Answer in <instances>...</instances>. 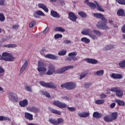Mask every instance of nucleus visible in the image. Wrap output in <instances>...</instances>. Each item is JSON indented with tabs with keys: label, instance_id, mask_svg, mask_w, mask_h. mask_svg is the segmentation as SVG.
I'll return each mask as SVG.
<instances>
[{
	"label": "nucleus",
	"instance_id": "nucleus-46",
	"mask_svg": "<svg viewBox=\"0 0 125 125\" xmlns=\"http://www.w3.org/2000/svg\"><path fill=\"white\" fill-rule=\"evenodd\" d=\"M57 121V123H58V125L59 124H63V123L64 122V121L63 120V119H62V118L58 119Z\"/></svg>",
	"mask_w": 125,
	"mask_h": 125
},
{
	"label": "nucleus",
	"instance_id": "nucleus-56",
	"mask_svg": "<svg viewBox=\"0 0 125 125\" xmlns=\"http://www.w3.org/2000/svg\"><path fill=\"white\" fill-rule=\"evenodd\" d=\"M64 43H71V41L70 40H65L63 41Z\"/></svg>",
	"mask_w": 125,
	"mask_h": 125
},
{
	"label": "nucleus",
	"instance_id": "nucleus-10",
	"mask_svg": "<svg viewBox=\"0 0 125 125\" xmlns=\"http://www.w3.org/2000/svg\"><path fill=\"white\" fill-rule=\"evenodd\" d=\"M8 97L13 102H18V97L17 94L13 92H9L8 93Z\"/></svg>",
	"mask_w": 125,
	"mask_h": 125
},
{
	"label": "nucleus",
	"instance_id": "nucleus-40",
	"mask_svg": "<svg viewBox=\"0 0 125 125\" xmlns=\"http://www.w3.org/2000/svg\"><path fill=\"white\" fill-rule=\"evenodd\" d=\"M116 1L118 2L120 4L125 5V0H116Z\"/></svg>",
	"mask_w": 125,
	"mask_h": 125
},
{
	"label": "nucleus",
	"instance_id": "nucleus-23",
	"mask_svg": "<svg viewBox=\"0 0 125 125\" xmlns=\"http://www.w3.org/2000/svg\"><path fill=\"white\" fill-rule=\"evenodd\" d=\"M118 118V112H113L111 114V119L112 121H114Z\"/></svg>",
	"mask_w": 125,
	"mask_h": 125
},
{
	"label": "nucleus",
	"instance_id": "nucleus-3",
	"mask_svg": "<svg viewBox=\"0 0 125 125\" xmlns=\"http://www.w3.org/2000/svg\"><path fill=\"white\" fill-rule=\"evenodd\" d=\"M15 58L11 53L6 52H3L2 55H0V60H4V61H14Z\"/></svg>",
	"mask_w": 125,
	"mask_h": 125
},
{
	"label": "nucleus",
	"instance_id": "nucleus-55",
	"mask_svg": "<svg viewBox=\"0 0 125 125\" xmlns=\"http://www.w3.org/2000/svg\"><path fill=\"white\" fill-rule=\"evenodd\" d=\"M86 74H83L80 75V80H82V79H83L85 76H86Z\"/></svg>",
	"mask_w": 125,
	"mask_h": 125
},
{
	"label": "nucleus",
	"instance_id": "nucleus-9",
	"mask_svg": "<svg viewBox=\"0 0 125 125\" xmlns=\"http://www.w3.org/2000/svg\"><path fill=\"white\" fill-rule=\"evenodd\" d=\"M40 84H41L42 86H44L45 87H47L48 88H55L57 86L52 82L46 83L45 82L41 81L40 82Z\"/></svg>",
	"mask_w": 125,
	"mask_h": 125
},
{
	"label": "nucleus",
	"instance_id": "nucleus-14",
	"mask_svg": "<svg viewBox=\"0 0 125 125\" xmlns=\"http://www.w3.org/2000/svg\"><path fill=\"white\" fill-rule=\"evenodd\" d=\"M39 16H45V15L42 11L38 10L34 13V16L35 18H39Z\"/></svg>",
	"mask_w": 125,
	"mask_h": 125
},
{
	"label": "nucleus",
	"instance_id": "nucleus-48",
	"mask_svg": "<svg viewBox=\"0 0 125 125\" xmlns=\"http://www.w3.org/2000/svg\"><path fill=\"white\" fill-rule=\"evenodd\" d=\"M34 107H27L26 109L28 111H30V112H34Z\"/></svg>",
	"mask_w": 125,
	"mask_h": 125
},
{
	"label": "nucleus",
	"instance_id": "nucleus-62",
	"mask_svg": "<svg viewBox=\"0 0 125 125\" xmlns=\"http://www.w3.org/2000/svg\"><path fill=\"white\" fill-rule=\"evenodd\" d=\"M4 3V0H0V5H2Z\"/></svg>",
	"mask_w": 125,
	"mask_h": 125
},
{
	"label": "nucleus",
	"instance_id": "nucleus-2",
	"mask_svg": "<svg viewBox=\"0 0 125 125\" xmlns=\"http://www.w3.org/2000/svg\"><path fill=\"white\" fill-rule=\"evenodd\" d=\"M94 16L97 18L102 19V21L101 22H98L97 24V27H98V28H100L101 29H103V30H108V29H109V27H108L106 24L107 19L104 17L103 15L100 13H94Z\"/></svg>",
	"mask_w": 125,
	"mask_h": 125
},
{
	"label": "nucleus",
	"instance_id": "nucleus-36",
	"mask_svg": "<svg viewBox=\"0 0 125 125\" xmlns=\"http://www.w3.org/2000/svg\"><path fill=\"white\" fill-rule=\"evenodd\" d=\"M66 53H67V51L62 50L58 53V55H60V56H63V55H65Z\"/></svg>",
	"mask_w": 125,
	"mask_h": 125
},
{
	"label": "nucleus",
	"instance_id": "nucleus-19",
	"mask_svg": "<svg viewBox=\"0 0 125 125\" xmlns=\"http://www.w3.org/2000/svg\"><path fill=\"white\" fill-rule=\"evenodd\" d=\"M25 119H27V120H29V121H33V115L28 113L25 112Z\"/></svg>",
	"mask_w": 125,
	"mask_h": 125
},
{
	"label": "nucleus",
	"instance_id": "nucleus-25",
	"mask_svg": "<svg viewBox=\"0 0 125 125\" xmlns=\"http://www.w3.org/2000/svg\"><path fill=\"white\" fill-rule=\"evenodd\" d=\"M45 57L49 59H57L58 58L57 56L51 54H47L45 56Z\"/></svg>",
	"mask_w": 125,
	"mask_h": 125
},
{
	"label": "nucleus",
	"instance_id": "nucleus-49",
	"mask_svg": "<svg viewBox=\"0 0 125 125\" xmlns=\"http://www.w3.org/2000/svg\"><path fill=\"white\" fill-rule=\"evenodd\" d=\"M116 95L118 96V97H123V95H124V93L122 92V94L121 95V93L120 92H117Z\"/></svg>",
	"mask_w": 125,
	"mask_h": 125
},
{
	"label": "nucleus",
	"instance_id": "nucleus-21",
	"mask_svg": "<svg viewBox=\"0 0 125 125\" xmlns=\"http://www.w3.org/2000/svg\"><path fill=\"white\" fill-rule=\"evenodd\" d=\"M110 91H113L114 92H116V93L117 92H119L120 93V95H122L123 94V91H122V90H121V89H120L119 87H113L110 89Z\"/></svg>",
	"mask_w": 125,
	"mask_h": 125
},
{
	"label": "nucleus",
	"instance_id": "nucleus-54",
	"mask_svg": "<svg viewBox=\"0 0 125 125\" xmlns=\"http://www.w3.org/2000/svg\"><path fill=\"white\" fill-rule=\"evenodd\" d=\"M49 30V28L46 27V28H45V29L43 31V33L44 34H46L48 32V30Z\"/></svg>",
	"mask_w": 125,
	"mask_h": 125
},
{
	"label": "nucleus",
	"instance_id": "nucleus-8",
	"mask_svg": "<svg viewBox=\"0 0 125 125\" xmlns=\"http://www.w3.org/2000/svg\"><path fill=\"white\" fill-rule=\"evenodd\" d=\"M38 68L37 70L38 71L41 73V72H43V73H45L46 72V68L44 67V63L42 62V61H38Z\"/></svg>",
	"mask_w": 125,
	"mask_h": 125
},
{
	"label": "nucleus",
	"instance_id": "nucleus-16",
	"mask_svg": "<svg viewBox=\"0 0 125 125\" xmlns=\"http://www.w3.org/2000/svg\"><path fill=\"white\" fill-rule=\"evenodd\" d=\"M17 47V45L16 44H8L6 45H3L2 47L3 48H5V47H7V48H14V47Z\"/></svg>",
	"mask_w": 125,
	"mask_h": 125
},
{
	"label": "nucleus",
	"instance_id": "nucleus-31",
	"mask_svg": "<svg viewBox=\"0 0 125 125\" xmlns=\"http://www.w3.org/2000/svg\"><path fill=\"white\" fill-rule=\"evenodd\" d=\"M54 31H57L58 32H65V29L62 27H57L54 28Z\"/></svg>",
	"mask_w": 125,
	"mask_h": 125
},
{
	"label": "nucleus",
	"instance_id": "nucleus-53",
	"mask_svg": "<svg viewBox=\"0 0 125 125\" xmlns=\"http://www.w3.org/2000/svg\"><path fill=\"white\" fill-rule=\"evenodd\" d=\"M25 89L27 91H32V89L31 88V87L29 86H25Z\"/></svg>",
	"mask_w": 125,
	"mask_h": 125
},
{
	"label": "nucleus",
	"instance_id": "nucleus-58",
	"mask_svg": "<svg viewBox=\"0 0 125 125\" xmlns=\"http://www.w3.org/2000/svg\"><path fill=\"white\" fill-rule=\"evenodd\" d=\"M106 96H107L105 94H102L100 95V98L102 99L106 98Z\"/></svg>",
	"mask_w": 125,
	"mask_h": 125
},
{
	"label": "nucleus",
	"instance_id": "nucleus-4",
	"mask_svg": "<svg viewBox=\"0 0 125 125\" xmlns=\"http://www.w3.org/2000/svg\"><path fill=\"white\" fill-rule=\"evenodd\" d=\"M82 34L85 36H89L92 40H97V36L93 34V31L89 29H85L82 31Z\"/></svg>",
	"mask_w": 125,
	"mask_h": 125
},
{
	"label": "nucleus",
	"instance_id": "nucleus-64",
	"mask_svg": "<svg viewBox=\"0 0 125 125\" xmlns=\"http://www.w3.org/2000/svg\"><path fill=\"white\" fill-rule=\"evenodd\" d=\"M106 94H110V90H109V89L107 90Z\"/></svg>",
	"mask_w": 125,
	"mask_h": 125
},
{
	"label": "nucleus",
	"instance_id": "nucleus-41",
	"mask_svg": "<svg viewBox=\"0 0 125 125\" xmlns=\"http://www.w3.org/2000/svg\"><path fill=\"white\" fill-rule=\"evenodd\" d=\"M77 54H78V53H77V52H73L72 53H70L68 54V55H69V56H70V57L72 58V57H73V56H76Z\"/></svg>",
	"mask_w": 125,
	"mask_h": 125
},
{
	"label": "nucleus",
	"instance_id": "nucleus-29",
	"mask_svg": "<svg viewBox=\"0 0 125 125\" xmlns=\"http://www.w3.org/2000/svg\"><path fill=\"white\" fill-rule=\"evenodd\" d=\"M0 121H9V122H10L11 121V119L5 116H0Z\"/></svg>",
	"mask_w": 125,
	"mask_h": 125
},
{
	"label": "nucleus",
	"instance_id": "nucleus-47",
	"mask_svg": "<svg viewBox=\"0 0 125 125\" xmlns=\"http://www.w3.org/2000/svg\"><path fill=\"white\" fill-rule=\"evenodd\" d=\"M68 110L69 111H70V112H74V111H76V107H68L67 108Z\"/></svg>",
	"mask_w": 125,
	"mask_h": 125
},
{
	"label": "nucleus",
	"instance_id": "nucleus-35",
	"mask_svg": "<svg viewBox=\"0 0 125 125\" xmlns=\"http://www.w3.org/2000/svg\"><path fill=\"white\" fill-rule=\"evenodd\" d=\"M79 15L81 16L82 18H85L87 16L86 15V14L83 12H79L78 13Z\"/></svg>",
	"mask_w": 125,
	"mask_h": 125
},
{
	"label": "nucleus",
	"instance_id": "nucleus-51",
	"mask_svg": "<svg viewBox=\"0 0 125 125\" xmlns=\"http://www.w3.org/2000/svg\"><path fill=\"white\" fill-rule=\"evenodd\" d=\"M43 94L45 95L46 97H48V98L50 97V95H49V93L46 92H43Z\"/></svg>",
	"mask_w": 125,
	"mask_h": 125
},
{
	"label": "nucleus",
	"instance_id": "nucleus-37",
	"mask_svg": "<svg viewBox=\"0 0 125 125\" xmlns=\"http://www.w3.org/2000/svg\"><path fill=\"white\" fill-rule=\"evenodd\" d=\"M5 20V17H4V15L2 13H0V21L1 22H3Z\"/></svg>",
	"mask_w": 125,
	"mask_h": 125
},
{
	"label": "nucleus",
	"instance_id": "nucleus-17",
	"mask_svg": "<svg viewBox=\"0 0 125 125\" xmlns=\"http://www.w3.org/2000/svg\"><path fill=\"white\" fill-rule=\"evenodd\" d=\"M51 15L55 18H60L59 14L54 10L51 11Z\"/></svg>",
	"mask_w": 125,
	"mask_h": 125
},
{
	"label": "nucleus",
	"instance_id": "nucleus-15",
	"mask_svg": "<svg viewBox=\"0 0 125 125\" xmlns=\"http://www.w3.org/2000/svg\"><path fill=\"white\" fill-rule=\"evenodd\" d=\"M38 7L39 8H42V9H43L45 12H48V8L46 7V6L42 3H39L38 4Z\"/></svg>",
	"mask_w": 125,
	"mask_h": 125
},
{
	"label": "nucleus",
	"instance_id": "nucleus-5",
	"mask_svg": "<svg viewBox=\"0 0 125 125\" xmlns=\"http://www.w3.org/2000/svg\"><path fill=\"white\" fill-rule=\"evenodd\" d=\"M85 3L87 5L90 6V7L92 8V9H95V8H96L97 7L98 10H99L100 11H102V12H104V10H103V8H102V7H101V6H100L97 2H96V5H95V4H94V3L89 2L88 0H86Z\"/></svg>",
	"mask_w": 125,
	"mask_h": 125
},
{
	"label": "nucleus",
	"instance_id": "nucleus-6",
	"mask_svg": "<svg viewBox=\"0 0 125 125\" xmlns=\"http://www.w3.org/2000/svg\"><path fill=\"white\" fill-rule=\"evenodd\" d=\"M61 87H65L66 89L72 90L74 89L77 86L76 83L73 82L66 83L64 84H62L61 85Z\"/></svg>",
	"mask_w": 125,
	"mask_h": 125
},
{
	"label": "nucleus",
	"instance_id": "nucleus-22",
	"mask_svg": "<svg viewBox=\"0 0 125 125\" xmlns=\"http://www.w3.org/2000/svg\"><path fill=\"white\" fill-rule=\"evenodd\" d=\"M93 118H96V119H100V118H102V114L97 112H95L93 114Z\"/></svg>",
	"mask_w": 125,
	"mask_h": 125
},
{
	"label": "nucleus",
	"instance_id": "nucleus-50",
	"mask_svg": "<svg viewBox=\"0 0 125 125\" xmlns=\"http://www.w3.org/2000/svg\"><path fill=\"white\" fill-rule=\"evenodd\" d=\"M90 85H91V84L89 83H85L84 85V86L85 88H88V87H90Z\"/></svg>",
	"mask_w": 125,
	"mask_h": 125
},
{
	"label": "nucleus",
	"instance_id": "nucleus-32",
	"mask_svg": "<svg viewBox=\"0 0 125 125\" xmlns=\"http://www.w3.org/2000/svg\"><path fill=\"white\" fill-rule=\"evenodd\" d=\"M103 74H104V70H98L95 73V74L97 75V76H103Z\"/></svg>",
	"mask_w": 125,
	"mask_h": 125
},
{
	"label": "nucleus",
	"instance_id": "nucleus-11",
	"mask_svg": "<svg viewBox=\"0 0 125 125\" xmlns=\"http://www.w3.org/2000/svg\"><path fill=\"white\" fill-rule=\"evenodd\" d=\"M53 105H55V106H57L59 108H66V107H67V104L65 103H61L57 101L53 102Z\"/></svg>",
	"mask_w": 125,
	"mask_h": 125
},
{
	"label": "nucleus",
	"instance_id": "nucleus-43",
	"mask_svg": "<svg viewBox=\"0 0 125 125\" xmlns=\"http://www.w3.org/2000/svg\"><path fill=\"white\" fill-rule=\"evenodd\" d=\"M93 32V33H94L97 36H102V33H101V32H100V31H99L98 30H94Z\"/></svg>",
	"mask_w": 125,
	"mask_h": 125
},
{
	"label": "nucleus",
	"instance_id": "nucleus-20",
	"mask_svg": "<svg viewBox=\"0 0 125 125\" xmlns=\"http://www.w3.org/2000/svg\"><path fill=\"white\" fill-rule=\"evenodd\" d=\"M79 117L80 118H86V117H88L89 116V112H83L81 113L78 114Z\"/></svg>",
	"mask_w": 125,
	"mask_h": 125
},
{
	"label": "nucleus",
	"instance_id": "nucleus-44",
	"mask_svg": "<svg viewBox=\"0 0 125 125\" xmlns=\"http://www.w3.org/2000/svg\"><path fill=\"white\" fill-rule=\"evenodd\" d=\"M96 104H103L104 103V100H98L96 101Z\"/></svg>",
	"mask_w": 125,
	"mask_h": 125
},
{
	"label": "nucleus",
	"instance_id": "nucleus-7",
	"mask_svg": "<svg viewBox=\"0 0 125 125\" xmlns=\"http://www.w3.org/2000/svg\"><path fill=\"white\" fill-rule=\"evenodd\" d=\"M23 65L20 69V75H22L24 73V71L27 69L28 65H29V60L23 59L22 61Z\"/></svg>",
	"mask_w": 125,
	"mask_h": 125
},
{
	"label": "nucleus",
	"instance_id": "nucleus-38",
	"mask_svg": "<svg viewBox=\"0 0 125 125\" xmlns=\"http://www.w3.org/2000/svg\"><path fill=\"white\" fill-rule=\"evenodd\" d=\"M119 65L121 68H125V60L119 62Z\"/></svg>",
	"mask_w": 125,
	"mask_h": 125
},
{
	"label": "nucleus",
	"instance_id": "nucleus-45",
	"mask_svg": "<svg viewBox=\"0 0 125 125\" xmlns=\"http://www.w3.org/2000/svg\"><path fill=\"white\" fill-rule=\"evenodd\" d=\"M62 34H55L54 36L55 39H60L62 38Z\"/></svg>",
	"mask_w": 125,
	"mask_h": 125
},
{
	"label": "nucleus",
	"instance_id": "nucleus-1",
	"mask_svg": "<svg viewBox=\"0 0 125 125\" xmlns=\"http://www.w3.org/2000/svg\"><path fill=\"white\" fill-rule=\"evenodd\" d=\"M74 66L69 65L67 66L64 67L61 69H57L55 70V66L51 63L49 64L48 65V69L47 72L46 73V74L47 76H50L53 75L54 73L55 74H62L64 72H66L69 69H73Z\"/></svg>",
	"mask_w": 125,
	"mask_h": 125
},
{
	"label": "nucleus",
	"instance_id": "nucleus-18",
	"mask_svg": "<svg viewBox=\"0 0 125 125\" xmlns=\"http://www.w3.org/2000/svg\"><path fill=\"white\" fill-rule=\"evenodd\" d=\"M85 60L91 64H97V62H98L97 60L93 59H85Z\"/></svg>",
	"mask_w": 125,
	"mask_h": 125
},
{
	"label": "nucleus",
	"instance_id": "nucleus-33",
	"mask_svg": "<svg viewBox=\"0 0 125 125\" xmlns=\"http://www.w3.org/2000/svg\"><path fill=\"white\" fill-rule=\"evenodd\" d=\"M104 121H105V122H107L108 123L112 122V119L111 118H110V117L109 116H105L104 117Z\"/></svg>",
	"mask_w": 125,
	"mask_h": 125
},
{
	"label": "nucleus",
	"instance_id": "nucleus-59",
	"mask_svg": "<svg viewBox=\"0 0 125 125\" xmlns=\"http://www.w3.org/2000/svg\"><path fill=\"white\" fill-rule=\"evenodd\" d=\"M18 28H19V25H16L13 26L12 29H14L15 30V29H18Z\"/></svg>",
	"mask_w": 125,
	"mask_h": 125
},
{
	"label": "nucleus",
	"instance_id": "nucleus-60",
	"mask_svg": "<svg viewBox=\"0 0 125 125\" xmlns=\"http://www.w3.org/2000/svg\"><path fill=\"white\" fill-rule=\"evenodd\" d=\"M115 106H116V103H113L110 104L111 108H114V107H115Z\"/></svg>",
	"mask_w": 125,
	"mask_h": 125
},
{
	"label": "nucleus",
	"instance_id": "nucleus-39",
	"mask_svg": "<svg viewBox=\"0 0 125 125\" xmlns=\"http://www.w3.org/2000/svg\"><path fill=\"white\" fill-rule=\"evenodd\" d=\"M114 48V45H106L105 47V50H110V49H112Z\"/></svg>",
	"mask_w": 125,
	"mask_h": 125
},
{
	"label": "nucleus",
	"instance_id": "nucleus-52",
	"mask_svg": "<svg viewBox=\"0 0 125 125\" xmlns=\"http://www.w3.org/2000/svg\"><path fill=\"white\" fill-rule=\"evenodd\" d=\"M39 111H40V109L34 107L33 109L34 113H39Z\"/></svg>",
	"mask_w": 125,
	"mask_h": 125
},
{
	"label": "nucleus",
	"instance_id": "nucleus-13",
	"mask_svg": "<svg viewBox=\"0 0 125 125\" xmlns=\"http://www.w3.org/2000/svg\"><path fill=\"white\" fill-rule=\"evenodd\" d=\"M19 105L21 107H27V105H29V102L28 100L24 99L23 100L19 102Z\"/></svg>",
	"mask_w": 125,
	"mask_h": 125
},
{
	"label": "nucleus",
	"instance_id": "nucleus-30",
	"mask_svg": "<svg viewBox=\"0 0 125 125\" xmlns=\"http://www.w3.org/2000/svg\"><path fill=\"white\" fill-rule=\"evenodd\" d=\"M49 122H50V124H52V125H58V123L57 122V121L55 120V119L51 118L49 120Z\"/></svg>",
	"mask_w": 125,
	"mask_h": 125
},
{
	"label": "nucleus",
	"instance_id": "nucleus-57",
	"mask_svg": "<svg viewBox=\"0 0 125 125\" xmlns=\"http://www.w3.org/2000/svg\"><path fill=\"white\" fill-rule=\"evenodd\" d=\"M121 31L123 33H125V24L122 27Z\"/></svg>",
	"mask_w": 125,
	"mask_h": 125
},
{
	"label": "nucleus",
	"instance_id": "nucleus-12",
	"mask_svg": "<svg viewBox=\"0 0 125 125\" xmlns=\"http://www.w3.org/2000/svg\"><path fill=\"white\" fill-rule=\"evenodd\" d=\"M68 18L69 19H70V20H71V21H73V22H76L78 17H77V16H76V15H75L73 12H69L68 15Z\"/></svg>",
	"mask_w": 125,
	"mask_h": 125
},
{
	"label": "nucleus",
	"instance_id": "nucleus-27",
	"mask_svg": "<svg viewBox=\"0 0 125 125\" xmlns=\"http://www.w3.org/2000/svg\"><path fill=\"white\" fill-rule=\"evenodd\" d=\"M81 42H83L85 43H89V42H90V40L87 39L86 37H83L81 39Z\"/></svg>",
	"mask_w": 125,
	"mask_h": 125
},
{
	"label": "nucleus",
	"instance_id": "nucleus-63",
	"mask_svg": "<svg viewBox=\"0 0 125 125\" xmlns=\"http://www.w3.org/2000/svg\"><path fill=\"white\" fill-rule=\"evenodd\" d=\"M71 58L72 59L73 61H76V60H77V58H76L75 57H71Z\"/></svg>",
	"mask_w": 125,
	"mask_h": 125
},
{
	"label": "nucleus",
	"instance_id": "nucleus-34",
	"mask_svg": "<svg viewBox=\"0 0 125 125\" xmlns=\"http://www.w3.org/2000/svg\"><path fill=\"white\" fill-rule=\"evenodd\" d=\"M50 111L52 113H53V114H57V115H61V112L57 110L52 109L50 110Z\"/></svg>",
	"mask_w": 125,
	"mask_h": 125
},
{
	"label": "nucleus",
	"instance_id": "nucleus-24",
	"mask_svg": "<svg viewBox=\"0 0 125 125\" xmlns=\"http://www.w3.org/2000/svg\"><path fill=\"white\" fill-rule=\"evenodd\" d=\"M111 77L113 78V79H123V75L121 74H116L115 73H113L111 75Z\"/></svg>",
	"mask_w": 125,
	"mask_h": 125
},
{
	"label": "nucleus",
	"instance_id": "nucleus-42",
	"mask_svg": "<svg viewBox=\"0 0 125 125\" xmlns=\"http://www.w3.org/2000/svg\"><path fill=\"white\" fill-rule=\"evenodd\" d=\"M35 25H36V21H32L29 23V27L30 28H32Z\"/></svg>",
	"mask_w": 125,
	"mask_h": 125
},
{
	"label": "nucleus",
	"instance_id": "nucleus-28",
	"mask_svg": "<svg viewBox=\"0 0 125 125\" xmlns=\"http://www.w3.org/2000/svg\"><path fill=\"white\" fill-rule=\"evenodd\" d=\"M117 15L118 16H125V11L122 9H120L117 11Z\"/></svg>",
	"mask_w": 125,
	"mask_h": 125
},
{
	"label": "nucleus",
	"instance_id": "nucleus-61",
	"mask_svg": "<svg viewBox=\"0 0 125 125\" xmlns=\"http://www.w3.org/2000/svg\"><path fill=\"white\" fill-rule=\"evenodd\" d=\"M3 72H4V70L3 69V68H2V67H0V74H1V73H3Z\"/></svg>",
	"mask_w": 125,
	"mask_h": 125
},
{
	"label": "nucleus",
	"instance_id": "nucleus-26",
	"mask_svg": "<svg viewBox=\"0 0 125 125\" xmlns=\"http://www.w3.org/2000/svg\"><path fill=\"white\" fill-rule=\"evenodd\" d=\"M115 102H116V103H117V104H118V105L119 106H125V102L123 101H121L120 100L118 99H116L115 100Z\"/></svg>",
	"mask_w": 125,
	"mask_h": 125
}]
</instances>
